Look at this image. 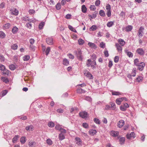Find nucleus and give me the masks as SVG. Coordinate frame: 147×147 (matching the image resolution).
<instances>
[{"mask_svg":"<svg viewBox=\"0 0 147 147\" xmlns=\"http://www.w3.org/2000/svg\"><path fill=\"white\" fill-rule=\"evenodd\" d=\"M121 98H118L116 99V103L118 105H120L121 104Z\"/></svg>","mask_w":147,"mask_h":147,"instance_id":"ea45409f","label":"nucleus"},{"mask_svg":"<svg viewBox=\"0 0 147 147\" xmlns=\"http://www.w3.org/2000/svg\"><path fill=\"white\" fill-rule=\"evenodd\" d=\"M119 142L121 145L123 144L125 142V138L124 137H122L120 138Z\"/></svg>","mask_w":147,"mask_h":147,"instance_id":"c9c22d12","label":"nucleus"},{"mask_svg":"<svg viewBox=\"0 0 147 147\" xmlns=\"http://www.w3.org/2000/svg\"><path fill=\"white\" fill-rule=\"evenodd\" d=\"M82 11L83 13H86L87 11V8L85 5H82L81 7Z\"/></svg>","mask_w":147,"mask_h":147,"instance_id":"393cba45","label":"nucleus"},{"mask_svg":"<svg viewBox=\"0 0 147 147\" xmlns=\"http://www.w3.org/2000/svg\"><path fill=\"white\" fill-rule=\"evenodd\" d=\"M18 45L16 44H13L11 46V48L13 50H16L17 49Z\"/></svg>","mask_w":147,"mask_h":147,"instance_id":"2f4dec72","label":"nucleus"},{"mask_svg":"<svg viewBox=\"0 0 147 147\" xmlns=\"http://www.w3.org/2000/svg\"><path fill=\"white\" fill-rule=\"evenodd\" d=\"M34 128V127L32 125L27 126L26 128V130L27 131H31Z\"/></svg>","mask_w":147,"mask_h":147,"instance_id":"412c9836","label":"nucleus"},{"mask_svg":"<svg viewBox=\"0 0 147 147\" xmlns=\"http://www.w3.org/2000/svg\"><path fill=\"white\" fill-rule=\"evenodd\" d=\"M86 92V91L82 89V88L78 89L77 90V92L79 93H84Z\"/></svg>","mask_w":147,"mask_h":147,"instance_id":"cd10ccee","label":"nucleus"},{"mask_svg":"<svg viewBox=\"0 0 147 147\" xmlns=\"http://www.w3.org/2000/svg\"><path fill=\"white\" fill-rule=\"evenodd\" d=\"M31 22H29L26 24V27L29 29H31L32 27V24Z\"/></svg>","mask_w":147,"mask_h":147,"instance_id":"58836bf2","label":"nucleus"},{"mask_svg":"<svg viewBox=\"0 0 147 147\" xmlns=\"http://www.w3.org/2000/svg\"><path fill=\"white\" fill-rule=\"evenodd\" d=\"M7 92V90H3L2 92V95L3 96L5 95Z\"/></svg>","mask_w":147,"mask_h":147,"instance_id":"338daca9","label":"nucleus"},{"mask_svg":"<svg viewBox=\"0 0 147 147\" xmlns=\"http://www.w3.org/2000/svg\"><path fill=\"white\" fill-rule=\"evenodd\" d=\"M84 75L88 78L89 79H92L93 78L92 75L89 71H87V72L84 73Z\"/></svg>","mask_w":147,"mask_h":147,"instance_id":"ddd939ff","label":"nucleus"},{"mask_svg":"<svg viewBox=\"0 0 147 147\" xmlns=\"http://www.w3.org/2000/svg\"><path fill=\"white\" fill-rule=\"evenodd\" d=\"M48 125L49 127H54V123L52 121H51L49 122L48 124Z\"/></svg>","mask_w":147,"mask_h":147,"instance_id":"c03bdc74","label":"nucleus"},{"mask_svg":"<svg viewBox=\"0 0 147 147\" xmlns=\"http://www.w3.org/2000/svg\"><path fill=\"white\" fill-rule=\"evenodd\" d=\"M62 128V127H61V126L59 125L58 124L56 125L55 127V129L57 130H59V131H60Z\"/></svg>","mask_w":147,"mask_h":147,"instance_id":"8fccbe9b","label":"nucleus"},{"mask_svg":"<svg viewBox=\"0 0 147 147\" xmlns=\"http://www.w3.org/2000/svg\"><path fill=\"white\" fill-rule=\"evenodd\" d=\"M19 138V136L18 135L15 136L12 139V142L13 143H16V141Z\"/></svg>","mask_w":147,"mask_h":147,"instance_id":"c756f323","label":"nucleus"},{"mask_svg":"<svg viewBox=\"0 0 147 147\" xmlns=\"http://www.w3.org/2000/svg\"><path fill=\"white\" fill-rule=\"evenodd\" d=\"M120 110L122 111H125L127 109L123 105H121L120 107Z\"/></svg>","mask_w":147,"mask_h":147,"instance_id":"4d7b16f0","label":"nucleus"},{"mask_svg":"<svg viewBox=\"0 0 147 147\" xmlns=\"http://www.w3.org/2000/svg\"><path fill=\"white\" fill-rule=\"evenodd\" d=\"M1 80L3 82L7 83L9 82V81L8 78L4 77H2L1 78Z\"/></svg>","mask_w":147,"mask_h":147,"instance_id":"7c9ffc66","label":"nucleus"},{"mask_svg":"<svg viewBox=\"0 0 147 147\" xmlns=\"http://www.w3.org/2000/svg\"><path fill=\"white\" fill-rule=\"evenodd\" d=\"M106 8L107 10V15L108 17H110L111 15V5L109 4H107L106 6Z\"/></svg>","mask_w":147,"mask_h":147,"instance_id":"f03ea898","label":"nucleus"},{"mask_svg":"<svg viewBox=\"0 0 147 147\" xmlns=\"http://www.w3.org/2000/svg\"><path fill=\"white\" fill-rule=\"evenodd\" d=\"M114 24V22L112 21L108 22L107 24V26L109 27H110Z\"/></svg>","mask_w":147,"mask_h":147,"instance_id":"f704fd0d","label":"nucleus"},{"mask_svg":"<svg viewBox=\"0 0 147 147\" xmlns=\"http://www.w3.org/2000/svg\"><path fill=\"white\" fill-rule=\"evenodd\" d=\"M9 67L10 69L11 70H13L16 69V66L15 65L11 64L9 65Z\"/></svg>","mask_w":147,"mask_h":147,"instance_id":"e433bc0d","label":"nucleus"},{"mask_svg":"<svg viewBox=\"0 0 147 147\" xmlns=\"http://www.w3.org/2000/svg\"><path fill=\"white\" fill-rule=\"evenodd\" d=\"M110 105H111V107L113 109H115L116 108V106L115 103L111 102Z\"/></svg>","mask_w":147,"mask_h":147,"instance_id":"052dcab7","label":"nucleus"},{"mask_svg":"<svg viewBox=\"0 0 147 147\" xmlns=\"http://www.w3.org/2000/svg\"><path fill=\"white\" fill-rule=\"evenodd\" d=\"M144 30V28L141 26L139 29L138 32V35L140 38L142 37L143 35L142 34L143 33V30Z\"/></svg>","mask_w":147,"mask_h":147,"instance_id":"7ed1b4c3","label":"nucleus"},{"mask_svg":"<svg viewBox=\"0 0 147 147\" xmlns=\"http://www.w3.org/2000/svg\"><path fill=\"white\" fill-rule=\"evenodd\" d=\"M60 131L61 132V133H62L63 134L66 133L67 132L66 130L65 129H63L62 128H61Z\"/></svg>","mask_w":147,"mask_h":147,"instance_id":"0e129e2a","label":"nucleus"},{"mask_svg":"<svg viewBox=\"0 0 147 147\" xmlns=\"http://www.w3.org/2000/svg\"><path fill=\"white\" fill-rule=\"evenodd\" d=\"M30 58V57L29 55H25L23 57V59L24 61H27Z\"/></svg>","mask_w":147,"mask_h":147,"instance_id":"4c0bfd02","label":"nucleus"},{"mask_svg":"<svg viewBox=\"0 0 147 147\" xmlns=\"http://www.w3.org/2000/svg\"><path fill=\"white\" fill-rule=\"evenodd\" d=\"M97 28V27L96 26L93 25L90 28V29L92 31H94L96 30Z\"/></svg>","mask_w":147,"mask_h":147,"instance_id":"de8ad7c7","label":"nucleus"},{"mask_svg":"<svg viewBox=\"0 0 147 147\" xmlns=\"http://www.w3.org/2000/svg\"><path fill=\"white\" fill-rule=\"evenodd\" d=\"M138 66V69L140 71H142L143 70L144 67L145 66V64L143 62L140 63V64L138 65L137 66Z\"/></svg>","mask_w":147,"mask_h":147,"instance_id":"20e7f679","label":"nucleus"},{"mask_svg":"<svg viewBox=\"0 0 147 147\" xmlns=\"http://www.w3.org/2000/svg\"><path fill=\"white\" fill-rule=\"evenodd\" d=\"M96 65V63L95 60H94L92 61H91L90 66L93 68L96 67L95 66Z\"/></svg>","mask_w":147,"mask_h":147,"instance_id":"c85d7f7f","label":"nucleus"},{"mask_svg":"<svg viewBox=\"0 0 147 147\" xmlns=\"http://www.w3.org/2000/svg\"><path fill=\"white\" fill-rule=\"evenodd\" d=\"M125 53H127V55L129 57H132L133 56V53L131 52L128 51L127 49H125Z\"/></svg>","mask_w":147,"mask_h":147,"instance_id":"f3484780","label":"nucleus"},{"mask_svg":"<svg viewBox=\"0 0 147 147\" xmlns=\"http://www.w3.org/2000/svg\"><path fill=\"white\" fill-rule=\"evenodd\" d=\"M90 134L92 135H94L97 132L96 131L95 129H91L89 131Z\"/></svg>","mask_w":147,"mask_h":147,"instance_id":"5701e85b","label":"nucleus"},{"mask_svg":"<svg viewBox=\"0 0 147 147\" xmlns=\"http://www.w3.org/2000/svg\"><path fill=\"white\" fill-rule=\"evenodd\" d=\"M95 5L96 6H98L99 5L100 3V0H96L95 2Z\"/></svg>","mask_w":147,"mask_h":147,"instance_id":"e2e57ef3","label":"nucleus"},{"mask_svg":"<svg viewBox=\"0 0 147 147\" xmlns=\"http://www.w3.org/2000/svg\"><path fill=\"white\" fill-rule=\"evenodd\" d=\"M12 14L17 16L18 14V11L16 9H13L10 10Z\"/></svg>","mask_w":147,"mask_h":147,"instance_id":"f8f14e48","label":"nucleus"},{"mask_svg":"<svg viewBox=\"0 0 147 147\" xmlns=\"http://www.w3.org/2000/svg\"><path fill=\"white\" fill-rule=\"evenodd\" d=\"M105 46V44L103 42H101L100 43V47L102 48H104Z\"/></svg>","mask_w":147,"mask_h":147,"instance_id":"69168bd1","label":"nucleus"},{"mask_svg":"<svg viewBox=\"0 0 147 147\" xmlns=\"http://www.w3.org/2000/svg\"><path fill=\"white\" fill-rule=\"evenodd\" d=\"M143 80V77L141 76H138L136 79L137 82H142Z\"/></svg>","mask_w":147,"mask_h":147,"instance_id":"a878e982","label":"nucleus"},{"mask_svg":"<svg viewBox=\"0 0 147 147\" xmlns=\"http://www.w3.org/2000/svg\"><path fill=\"white\" fill-rule=\"evenodd\" d=\"M35 143L34 142L30 141L29 142L28 145L31 147H32L33 146L35 145Z\"/></svg>","mask_w":147,"mask_h":147,"instance_id":"09e8293b","label":"nucleus"},{"mask_svg":"<svg viewBox=\"0 0 147 147\" xmlns=\"http://www.w3.org/2000/svg\"><path fill=\"white\" fill-rule=\"evenodd\" d=\"M88 45L92 49H95L97 48L96 45L93 43L89 42L88 43Z\"/></svg>","mask_w":147,"mask_h":147,"instance_id":"4468645a","label":"nucleus"},{"mask_svg":"<svg viewBox=\"0 0 147 147\" xmlns=\"http://www.w3.org/2000/svg\"><path fill=\"white\" fill-rule=\"evenodd\" d=\"M74 53L76 54L78 59L82 61L83 57L82 56V53L81 49H78L77 51H75Z\"/></svg>","mask_w":147,"mask_h":147,"instance_id":"f257e3e1","label":"nucleus"},{"mask_svg":"<svg viewBox=\"0 0 147 147\" xmlns=\"http://www.w3.org/2000/svg\"><path fill=\"white\" fill-rule=\"evenodd\" d=\"M76 143L79 146L81 145L82 144V141L78 137H76L75 139Z\"/></svg>","mask_w":147,"mask_h":147,"instance_id":"9b49d317","label":"nucleus"},{"mask_svg":"<svg viewBox=\"0 0 147 147\" xmlns=\"http://www.w3.org/2000/svg\"><path fill=\"white\" fill-rule=\"evenodd\" d=\"M135 133L134 132H131L130 134H127V138L129 139H130L131 138H134Z\"/></svg>","mask_w":147,"mask_h":147,"instance_id":"dca6fc26","label":"nucleus"},{"mask_svg":"<svg viewBox=\"0 0 147 147\" xmlns=\"http://www.w3.org/2000/svg\"><path fill=\"white\" fill-rule=\"evenodd\" d=\"M78 43L80 45H82L84 43V41L81 38H80L78 40Z\"/></svg>","mask_w":147,"mask_h":147,"instance_id":"72a5a7b5","label":"nucleus"},{"mask_svg":"<svg viewBox=\"0 0 147 147\" xmlns=\"http://www.w3.org/2000/svg\"><path fill=\"white\" fill-rule=\"evenodd\" d=\"M133 28V27L131 25H128L124 27L123 29L127 32L131 31Z\"/></svg>","mask_w":147,"mask_h":147,"instance_id":"6e6552de","label":"nucleus"},{"mask_svg":"<svg viewBox=\"0 0 147 147\" xmlns=\"http://www.w3.org/2000/svg\"><path fill=\"white\" fill-rule=\"evenodd\" d=\"M61 6L60 3H58L56 5V8L57 10H59L61 9Z\"/></svg>","mask_w":147,"mask_h":147,"instance_id":"864d4df0","label":"nucleus"},{"mask_svg":"<svg viewBox=\"0 0 147 147\" xmlns=\"http://www.w3.org/2000/svg\"><path fill=\"white\" fill-rule=\"evenodd\" d=\"M125 121L122 120H120L117 123V126L119 128L122 127L124 125Z\"/></svg>","mask_w":147,"mask_h":147,"instance_id":"9d476101","label":"nucleus"},{"mask_svg":"<svg viewBox=\"0 0 147 147\" xmlns=\"http://www.w3.org/2000/svg\"><path fill=\"white\" fill-rule=\"evenodd\" d=\"M99 14L101 16L104 17L105 16V13L103 10H100L99 11Z\"/></svg>","mask_w":147,"mask_h":147,"instance_id":"473e14b6","label":"nucleus"},{"mask_svg":"<svg viewBox=\"0 0 147 147\" xmlns=\"http://www.w3.org/2000/svg\"><path fill=\"white\" fill-rule=\"evenodd\" d=\"M111 135L114 137H116L119 135V132L117 131H113L111 133Z\"/></svg>","mask_w":147,"mask_h":147,"instance_id":"bb28decb","label":"nucleus"},{"mask_svg":"<svg viewBox=\"0 0 147 147\" xmlns=\"http://www.w3.org/2000/svg\"><path fill=\"white\" fill-rule=\"evenodd\" d=\"M118 42L122 46H123L125 45V42L123 40L121 39H119Z\"/></svg>","mask_w":147,"mask_h":147,"instance_id":"4be33fe9","label":"nucleus"},{"mask_svg":"<svg viewBox=\"0 0 147 147\" xmlns=\"http://www.w3.org/2000/svg\"><path fill=\"white\" fill-rule=\"evenodd\" d=\"M3 73L4 75H7V76L10 75L11 74L10 71L7 69H5L3 71Z\"/></svg>","mask_w":147,"mask_h":147,"instance_id":"a211bd4d","label":"nucleus"},{"mask_svg":"<svg viewBox=\"0 0 147 147\" xmlns=\"http://www.w3.org/2000/svg\"><path fill=\"white\" fill-rule=\"evenodd\" d=\"M4 26L6 29H8L10 27L11 24L9 23H7L5 24Z\"/></svg>","mask_w":147,"mask_h":147,"instance_id":"603ef678","label":"nucleus"},{"mask_svg":"<svg viewBox=\"0 0 147 147\" xmlns=\"http://www.w3.org/2000/svg\"><path fill=\"white\" fill-rule=\"evenodd\" d=\"M46 142L47 144L50 145H52L53 143L52 141L49 138L47 140Z\"/></svg>","mask_w":147,"mask_h":147,"instance_id":"a18cd8bd","label":"nucleus"},{"mask_svg":"<svg viewBox=\"0 0 147 147\" xmlns=\"http://www.w3.org/2000/svg\"><path fill=\"white\" fill-rule=\"evenodd\" d=\"M80 116L83 118H85L88 116L87 113L86 111L80 112L79 114Z\"/></svg>","mask_w":147,"mask_h":147,"instance_id":"39448f33","label":"nucleus"},{"mask_svg":"<svg viewBox=\"0 0 147 147\" xmlns=\"http://www.w3.org/2000/svg\"><path fill=\"white\" fill-rule=\"evenodd\" d=\"M22 21H28L29 22H33V20L29 19L28 17L25 16L23 17L22 18Z\"/></svg>","mask_w":147,"mask_h":147,"instance_id":"1a4fd4ad","label":"nucleus"},{"mask_svg":"<svg viewBox=\"0 0 147 147\" xmlns=\"http://www.w3.org/2000/svg\"><path fill=\"white\" fill-rule=\"evenodd\" d=\"M63 64L66 66H67L69 64V61L66 58H64L63 60Z\"/></svg>","mask_w":147,"mask_h":147,"instance_id":"6ab92c4d","label":"nucleus"},{"mask_svg":"<svg viewBox=\"0 0 147 147\" xmlns=\"http://www.w3.org/2000/svg\"><path fill=\"white\" fill-rule=\"evenodd\" d=\"M94 121L97 124H99L100 123V121L99 119L97 118H95L94 119Z\"/></svg>","mask_w":147,"mask_h":147,"instance_id":"6e6d98bb","label":"nucleus"},{"mask_svg":"<svg viewBox=\"0 0 147 147\" xmlns=\"http://www.w3.org/2000/svg\"><path fill=\"white\" fill-rule=\"evenodd\" d=\"M26 140V139L25 137H22L20 139V142L22 144L24 143Z\"/></svg>","mask_w":147,"mask_h":147,"instance_id":"a19ab883","label":"nucleus"},{"mask_svg":"<svg viewBox=\"0 0 147 147\" xmlns=\"http://www.w3.org/2000/svg\"><path fill=\"white\" fill-rule=\"evenodd\" d=\"M115 46L118 52L121 53L122 51V48L118 43H116Z\"/></svg>","mask_w":147,"mask_h":147,"instance_id":"2eb2a0df","label":"nucleus"},{"mask_svg":"<svg viewBox=\"0 0 147 147\" xmlns=\"http://www.w3.org/2000/svg\"><path fill=\"white\" fill-rule=\"evenodd\" d=\"M5 36V34L3 32L0 31V38H4Z\"/></svg>","mask_w":147,"mask_h":147,"instance_id":"37998d69","label":"nucleus"},{"mask_svg":"<svg viewBox=\"0 0 147 147\" xmlns=\"http://www.w3.org/2000/svg\"><path fill=\"white\" fill-rule=\"evenodd\" d=\"M50 51V47H48L47 48L46 51H45L46 55H47L49 54Z\"/></svg>","mask_w":147,"mask_h":147,"instance_id":"680f3d73","label":"nucleus"},{"mask_svg":"<svg viewBox=\"0 0 147 147\" xmlns=\"http://www.w3.org/2000/svg\"><path fill=\"white\" fill-rule=\"evenodd\" d=\"M18 29L16 26L14 27L12 29V32L13 34H15L18 31Z\"/></svg>","mask_w":147,"mask_h":147,"instance_id":"b1692460","label":"nucleus"},{"mask_svg":"<svg viewBox=\"0 0 147 147\" xmlns=\"http://www.w3.org/2000/svg\"><path fill=\"white\" fill-rule=\"evenodd\" d=\"M82 126L84 128L87 129L89 128V125L86 123H84L82 124Z\"/></svg>","mask_w":147,"mask_h":147,"instance_id":"79ce46f5","label":"nucleus"},{"mask_svg":"<svg viewBox=\"0 0 147 147\" xmlns=\"http://www.w3.org/2000/svg\"><path fill=\"white\" fill-rule=\"evenodd\" d=\"M46 42L49 45H52L53 44V38L52 37H48L46 39Z\"/></svg>","mask_w":147,"mask_h":147,"instance_id":"0eeeda50","label":"nucleus"},{"mask_svg":"<svg viewBox=\"0 0 147 147\" xmlns=\"http://www.w3.org/2000/svg\"><path fill=\"white\" fill-rule=\"evenodd\" d=\"M44 22H41L39 24L38 27L40 29H42L43 26H44Z\"/></svg>","mask_w":147,"mask_h":147,"instance_id":"bf43d9fd","label":"nucleus"},{"mask_svg":"<svg viewBox=\"0 0 147 147\" xmlns=\"http://www.w3.org/2000/svg\"><path fill=\"white\" fill-rule=\"evenodd\" d=\"M119 58L118 56H116L114 59V61L115 63H117L119 61Z\"/></svg>","mask_w":147,"mask_h":147,"instance_id":"5fc2aeb1","label":"nucleus"},{"mask_svg":"<svg viewBox=\"0 0 147 147\" xmlns=\"http://www.w3.org/2000/svg\"><path fill=\"white\" fill-rule=\"evenodd\" d=\"M112 94L113 95H120V93L119 92L113 91L112 92Z\"/></svg>","mask_w":147,"mask_h":147,"instance_id":"13d9d810","label":"nucleus"},{"mask_svg":"<svg viewBox=\"0 0 147 147\" xmlns=\"http://www.w3.org/2000/svg\"><path fill=\"white\" fill-rule=\"evenodd\" d=\"M5 69V66L3 65H0V70L3 71Z\"/></svg>","mask_w":147,"mask_h":147,"instance_id":"774afa93","label":"nucleus"},{"mask_svg":"<svg viewBox=\"0 0 147 147\" xmlns=\"http://www.w3.org/2000/svg\"><path fill=\"white\" fill-rule=\"evenodd\" d=\"M138 59H135L134 60V63L137 66L140 64Z\"/></svg>","mask_w":147,"mask_h":147,"instance_id":"49530a36","label":"nucleus"},{"mask_svg":"<svg viewBox=\"0 0 147 147\" xmlns=\"http://www.w3.org/2000/svg\"><path fill=\"white\" fill-rule=\"evenodd\" d=\"M91 61L92 60L90 59H89L87 60V62L86 63V65L88 67H90V66Z\"/></svg>","mask_w":147,"mask_h":147,"instance_id":"3c124183","label":"nucleus"},{"mask_svg":"<svg viewBox=\"0 0 147 147\" xmlns=\"http://www.w3.org/2000/svg\"><path fill=\"white\" fill-rule=\"evenodd\" d=\"M136 52L141 55H143L145 54L144 51L142 48H138L136 51Z\"/></svg>","mask_w":147,"mask_h":147,"instance_id":"423d86ee","label":"nucleus"},{"mask_svg":"<svg viewBox=\"0 0 147 147\" xmlns=\"http://www.w3.org/2000/svg\"><path fill=\"white\" fill-rule=\"evenodd\" d=\"M59 138L60 140H62L65 138V135L64 134L60 133L59 135Z\"/></svg>","mask_w":147,"mask_h":147,"instance_id":"aec40b11","label":"nucleus"}]
</instances>
